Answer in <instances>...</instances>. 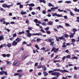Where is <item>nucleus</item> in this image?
<instances>
[{"instance_id": "f3484780", "label": "nucleus", "mask_w": 79, "mask_h": 79, "mask_svg": "<svg viewBox=\"0 0 79 79\" xmlns=\"http://www.w3.org/2000/svg\"><path fill=\"white\" fill-rule=\"evenodd\" d=\"M73 31L74 33L73 34H76V32H77V30L75 28H73Z\"/></svg>"}, {"instance_id": "5701e85b", "label": "nucleus", "mask_w": 79, "mask_h": 79, "mask_svg": "<svg viewBox=\"0 0 79 79\" xmlns=\"http://www.w3.org/2000/svg\"><path fill=\"white\" fill-rule=\"evenodd\" d=\"M7 46L9 48H10V47H11V43H8L7 45Z\"/></svg>"}, {"instance_id": "9d476101", "label": "nucleus", "mask_w": 79, "mask_h": 79, "mask_svg": "<svg viewBox=\"0 0 79 79\" xmlns=\"http://www.w3.org/2000/svg\"><path fill=\"white\" fill-rule=\"evenodd\" d=\"M33 21L35 22V23H39V24H40V22L37 19H35L34 20H33Z\"/></svg>"}, {"instance_id": "13d9d810", "label": "nucleus", "mask_w": 79, "mask_h": 79, "mask_svg": "<svg viewBox=\"0 0 79 79\" xmlns=\"http://www.w3.org/2000/svg\"><path fill=\"white\" fill-rule=\"evenodd\" d=\"M53 62L54 63H56V62H60L59 60H55L53 61Z\"/></svg>"}, {"instance_id": "a878e982", "label": "nucleus", "mask_w": 79, "mask_h": 79, "mask_svg": "<svg viewBox=\"0 0 79 79\" xmlns=\"http://www.w3.org/2000/svg\"><path fill=\"white\" fill-rule=\"evenodd\" d=\"M43 66L42 65H39L37 66V68L38 69H40V68H42L43 67Z\"/></svg>"}, {"instance_id": "6e6552de", "label": "nucleus", "mask_w": 79, "mask_h": 79, "mask_svg": "<svg viewBox=\"0 0 79 79\" xmlns=\"http://www.w3.org/2000/svg\"><path fill=\"white\" fill-rule=\"evenodd\" d=\"M32 35H38V36H43L42 34V33H40L32 34Z\"/></svg>"}, {"instance_id": "3c124183", "label": "nucleus", "mask_w": 79, "mask_h": 79, "mask_svg": "<svg viewBox=\"0 0 79 79\" xmlns=\"http://www.w3.org/2000/svg\"><path fill=\"white\" fill-rule=\"evenodd\" d=\"M77 75L76 74H75L74 75V79H76V78H77Z\"/></svg>"}, {"instance_id": "f03ea898", "label": "nucleus", "mask_w": 79, "mask_h": 79, "mask_svg": "<svg viewBox=\"0 0 79 79\" xmlns=\"http://www.w3.org/2000/svg\"><path fill=\"white\" fill-rule=\"evenodd\" d=\"M54 40V38H50L48 39L45 40V41L47 42H50V45L53 46V44H54V42L52 41H53Z\"/></svg>"}, {"instance_id": "e2e57ef3", "label": "nucleus", "mask_w": 79, "mask_h": 79, "mask_svg": "<svg viewBox=\"0 0 79 79\" xmlns=\"http://www.w3.org/2000/svg\"><path fill=\"white\" fill-rule=\"evenodd\" d=\"M44 60V58L43 57H41V59H40L41 61H43V60Z\"/></svg>"}, {"instance_id": "79ce46f5", "label": "nucleus", "mask_w": 79, "mask_h": 79, "mask_svg": "<svg viewBox=\"0 0 79 79\" xmlns=\"http://www.w3.org/2000/svg\"><path fill=\"white\" fill-rule=\"evenodd\" d=\"M26 58V57L25 56H23L22 57V60H24Z\"/></svg>"}, {"instance_id": "58836bf2", "label": "nucleus", "mask_w": 79, "mask_h": 79, "mask_svg": "<svg viewBox=\"0 0 79 79\" xmlns=\"http://www.w3.org/2000/svg\"><path fill=\"white\" fill-rule=\"evenodd\" d=\"M22 71H23V70L22 69L18 70L17 71V73H20V72H22Z\"/></svg>"}, {"instance_id": "39448f33", "label": "nucleus", "mask_w": 79, "mask_h": 79, "mask_svg": "<svg viewBox=\"0 0 79 79\" xmlns=\"http://www.w3.org/2000/svg\"><path fill=\"white\" fill-rule=\"evenodd\" d=\"M20 64V61L15 60L13 63V66H18Z\"/></svg>"}, {"instance_id": "0e129e2a", "label": "nucleus", "mask_w": 79, "mask_h": 79, "mask_svg": "<svg viewBox=\"0 0 79 79\" xmlns=\"http://www.w3.org/2000/svg\"><path fill=\"white\" fill-rule=\"evenodd\" d=\"M56 65L57 66V67H60V64H59V63H57L56 64Z\"/></svg>"}, {"instance_id": "680f3d73", "label": "nucleus", "mask_w": 79, "mask_h": 79, "mask_svg": "<svg viewBox=\"0 0 79 79\" xmlns=\"http://www.w3.org/2000/svg\"><path fill=\"white\" fill-rule=\"evenodd\" d=\"M7 57H10V54H8L6 55Z\"/></svg>"}, {"instance_id": "1a4fd4ad", "label": "nucleus", "mask_w": 79, "mask_h": 79, "mask_svg": "<svg viewBox=\"0 0 79 79\" xmlns=\"http://www.w3.org/2000/svg\"><path fill=\"white\" fill-rule=\"evenodd\" d=\"M2 7H3V8H10V6L8 5L7 4H2Z\"/></svg>"}, {"instance_id": "c03bdc74", "label": "nucleus", "mask_w": 79, "mask_h": 79, "mask_svg": "<svg viewBox=\"0 0 79 79\" xmlns=\"http://www.w3.org/2000/svg\"><path fill=\"white\" fill-rule=\"evenodd\" d=\"M14 5V4H13V3H12L11 5H8V6H10V7H12V6H13Z\"/></svg>"}, {"instance_id": "a211bd4d", "label": "nucleus", "mask_w": 79, "mask_h": 79, "mask_svg": "<svg viewBox=\"0 0 79 79\" xmlns=\"http://www.w3.org/2000/svg\"><path fill=\"white\" fill-rule=\"evenodd\" d=\"M42 69L43 71H46L47 70V68L45 66L42 67Z\"/></svg>"}, {"instance_id": "09e8293b", "label": "nucleus", "mask_w": 79, "mask_h": 79, "mask_svg": "<svg viewBox=\"0 0 79 79\" xmlns=\"http://www.w3.org/2000/svg\"><path fill=\"white\" fill-rule=\"evenodd\" d=\"M29 23V20H26V23L27 24H28Z\"/></svg>"}, {"instance_id": "a19ab883", "label": "nucleus", "mask_w": 79, "mask_h": 79, "mask_svg": "<svg viewBox=\"0 0 79 79\" xmlns=\"http://www.w3.org/2000/svg\"><path fill=\"white\" fill-rule=\"evenodd\" d=\"M70 11V15L71 16H73L74 15V14L73 13V12L71 11Z\"/></svg>"}, {"instance_id": "b1692460", "label": "nucleus", "mask_w": 79, "mask_h": 79, "mask_svg": "<svg viewBox=\"0 0 79 79\" xmlns=\"http://www.w3.org/2000/svg\"><path fill=\"white\" fill-rule=\"evenodd\" d=\"M48 6H52V7H54V5L51 4V3H49Z\"/></svg>"}, {"instance_id": "ea45409f", "label": "nucleus", "mask_w": 79, "mask_h": 79, "mask_svg": "<svg viewBox=\"0 0 79 79\" xmlns=\"http://www.w3.org/2000/svg\"><path fill=\"white\" fill-rule=\"evenodd\" d=\"M45 48L43 47L41 48V50H43L44 51H45Z\"/></svg>"}, {"instance_id": "5fc2aeb1", "label": "nucleus", "mask_w": 79, "mask_h": 79, "mask_svg": "<svg viewBox=\"0 0 79 79\" xmlns=\"http://www.w3.org/2000/svg\"><path fill=\"white\" fill-rule=\"evenodd\" d=\"M28 30H29V31H31V30H32V27H29L28 28Z\"/></svg>"}, {"instance_id": "774afa93", "label": "nucleus", "mask_w": 79, "mask_h": 79, "mask_svg": "<svg viewBox=\"0 0 79 79\" xmlns=\"http://www.w3.org/2000/svg\"><path fill=\"white\" fill-rule=\"evenodd\" d=\"M66 47V45L65 44H63L62 45V47L64 48V47Z\"/></svg>"}, {"instance_id": "603ef678", "label": "nucleus", "mask_w": 79, "mask_h": 79, "mask_svg": "<svg viewBox=\"0 0 79 79\" xmlns=\"http://www.w3.org/2000/svg\"><path fill=\"white\" fill-rule=\"evenodd\" d=\"M16 33H14L13 34V37H16Z\"/></svg>"}, {"instance_id": "7ed1b4c3", "label": "nucleus", "mask_w": 79, "mask_h": 79, "mask_svg": "<svg viewBox=\"0 0 79 79\" xmlns=\"http://www.w3.org/2000/svg\"><path fill=\"white\" fill-rule=\"evenodd\" d=\"M54 71H60L61 73H64L65 72L66 73H68L69 71L66 70H61L59 68L57 69H54L53 70Z\"/></svg>"}, {"instance_id": "6ab92c4d", "label": "nucleus", "mask_w": 79, "mask_h": 79, "mask_svg": "<svg viewBox=\"0 0 79 79\" xmlns=\"http://www.w3.org/2000/svg\"><path fill=\"white\" fill-rule=\"evenodd\" d=\"M6 63H7L6 64H8L9 65H11V63L10 61H7L6 62Z\"/></svg>"}, {"instance_id": "a18cd8bd", "label": "nucleus", "mask_w": 79, "mask_h": 79, "mask_svg": "<svg viewBox=\"0 0 79 79\" xmlns=\"http://www.w3.org/2000/svg\"><path fill=\"white\" fill-rule=\"evenodd\" d=\"M40 31H41V32H44V33H45V31L42 29H41L40 30Z\"/></svg>"}, {"instance_id": "4d7b16f0", "label": "nucleus", "mask_w": 79, "mask_h": 79, "mask_svg": "<svg viewBox=\"0 0 79 79\" xmlns=\"http://www.w3.org/2000/svg\"><path fill=\"white\" fill-rule=\"evenodd\" d=\"M19 75V73H15V74H14V75L15 76H18Z\"/></svg>"}, {"instance_id": "c9c22d12", "label": "nucleus", "mask_w": 79, "mask_h": 79, "mask_svg": "<svg viewBox=\"0 0 79 79\" xmlns=\"http://www.w3.org/2000/svg\"><path fill=\"white\" fill-rule=\"evenodd\" d=\"M46 32L48 34H50L51 33V32L50 31H47Z\"/></svg>"}, {"instance_id": "49530a36", "label": "nucleus", "mask_w": 79, "mask_h": 79, "mask_svg": "<svg viewBox=\"0 0 79 79\" xmlns=\"http://www.w3.org/2000/svg\"><path fill=\"white\" fill-rule=\"evenodd\" d=\"M55 49H56L55 48H52L51 51V52H53L54 51V50H55Z\"/></svg>"}, {"instance_id": "423d86ee", "label": "nucleus", "mask_w": 79, "mask_h": 79, "mask_svg": "<svg viewBox=\"0 0 79 79\" xmlns=\"http://www.w3.org/2000/svg\"><path fill=\"white\" fill-rule=\"evenodd\" d=\"M26 32L27 33V37H31L32 35V34L30 33V31L29 30H27L26 31Z\"/></svg>"}, {"instance_id": "72a5a7b5", "label": "nucleus", "mask_w": 79, "mask_h": 79, "mask_svg": "<svg viewBox=\"0 0 79 79\" xmlns=\"http://www.w3.org/2000/svg\"><path fill=\"white\" fill-rule=\"evenodd\" d=\"M66 57L68 58V59H69V58H71V56L69 55H68L66 56Z\"/></svg>"}, {"instance_id": "dca6fc26", "label": "nucleus", "mask_w": 79, "mask_h": 79, "mask_svg": "<svg viewBox=\"0 0 79 79\" xmlns=\"http://www.w3.org/2000/svg\"><path fill=\"white\" fill-rule=\"evenodd\" d=\"M59 39L60 40H64L65 39V37H64L63 36H62L61 37H59Z\"/></svg>"}, {"instance_id": "8fccbe9b", "label": "nucleus", "mask_w": 79, "mask_h": 79, "mask_svg": "<svg viewBox=\"0 0 79 79\" xmlns=\"http://www.w3.org/2000/svg\"><path fill=\"white\" fill-rule=\"evenodd\" d=\"M14 37H12L10 38V40L11 41H13V40H14Z\"/></svg>"}, {"instance_id": "c756f323", "label": "nucleus", "mask_w": 79, "mask_h": 79, "mask_svg": "<svg viewBox=\"0 0 79 79\" xmlns=\"http://www.w3.org/2000/svg\"><path fill=\"white\" fill-rule=\"evenodd\" d=\"M48 24H49V25H52L53 24V23L52 21H50L48 22Z\"/></svg>"}, {"instance_id": "20e7f679", "label": "nucleus", "mask_w": 79, "mask_h": 79, "mask_svg": "<svg viewBox=\"0 0 79 79\" xmlns=\"http://www.w3.org/2000/svg\"><path fill=\"white\" fill-rule=\"evenodd\" d=\"M60 74V73L56 72H53L51 73V75L52 76H56V77H58Z\"/></svg>"}, {"instance_id": "e433bc0d", "label": "nucleus", "mask_w": 79, "mask_h": 79, "mask_svg": "<svg viewBox=\"0 0 79 79\" xmlns=\"http://www.w3.org/2000/svg\"><path fill=\"white\" fill-rule=\"evenodd\" d=\"M65 3H71V1H66L65 2Z\"/></svg>"}, {"instance_id": "37998d69", "label": "nucleus", "mask_w": 79, "mask_h": 79, "mask_svg": "<svg viewBox=\"0 0 79 79\" xmlns=\"http://www.w3.org/2000/svg\"><path fill=\"white\" fill-rule=\"evenodd\" d=\"M36 10H40V7L38 6L36 7Z\"/></svg>"}, {"instance_id": "052dcab7", "label": "nucleus", "mask_w": 79, "mask_h": 79, "mask_svg": "<svg viewBox=\"0 0 79 79\" xmlns=\"http://www.w3.org/2000/svg\"><path fill=\"white\" fill-rule=\"evenodd\" d=\"M64 36L65 37H67L68 36H69V35H68L67 34H65L64 35Z\"/></svg>"}, {"instance_id": "4468645a", "label": "nucleus", "mask_w": 79, "mask_h": 79, "mask_svg": "<svg viewBox=\"0 0 79 79\" xmlns=\"http://www.w3.org/2000/svg\"><path fill=\"white\" fill-rule=\"evenodd\" d=\"M71 59L72 60H74V59H76V60H77V59H78V57L74 56H73L71 58Z\"/></svg>"}, {"instance_id": "c85d7f7f", "label": "nucleus", "mask_w": 79, "mask_h": 79, "mask_svg": "<svg viewBox=\"0 0 79 79\" xmlns=\"http://www.w3.org/2000/svg\"><path fill=\"white\" fill-rule=\"evenodd\" d=\"M27 14L26 12H24V11H22L21 12V14L22 15H25V14Z\"/></svg>"}, {"instance_id": "f257e3e1", "label": "nucleus", "mask_w": 79, "mask_h": 79, "mask_svg": "<svg viewBox=\"0 0 79 79\" xmlns=\"http://www.w3.org/2000/svg\"><path fill=\"white\" fill-rule=\"evenodd\" d=\"M22 39L19 37H18L14 41L12 44V46H16L18 45V43H19V42L21 41Z\"/></svg>"}, {"instance_id": "338daca9", "label": "nucleus", "mask_w": 79, "mask_h": 79, "mask_svg": "<svg viewBox=\"0 0 79 79\" xmlns=\"http://www.w3.org/2000/svg\"><path fill=\"white\" fill-rule=\"evenodd\" d=\"M53 71H53L50 70L48 71V73H53Z\"/></svg>"}, {"instance_id": "bf43d9fd", "label": "nucleus", "mask_w": 79, "mask_h": 79, "mask_svg": "<svg viewBox=\"0 0 79 79\" xmlns=\"http://www.w3.org/2000/svg\"><path fill=\"white\" fill-rule=\"evenodd\" d=\"M2 56H3V57H6V54H2Z\"/></svg>"}, {"instance_id": "9b49d317", "label": "nucleus", "mask_w": 79, "mask_h": 79, "mask_svg": "<svg viewBox=\"0 0 79 79\" xmlns=\"http://www.w3.org/2000/svg\"><path fill=\"white\" fill-rule=\"evenodd\" d=\"M40 24H42V25L43 26H47V23H46V22H43L42 23V22H40Z\"/></svg>"}, {"instance_id": "f704fd0d", "label": "nucleus", "mask_w": 79, "mask_h": 79, "mask_svg": "<svg viewBox=\"0 0 79 79\" xmlns=\"http://www.w3.org/2000/svg\"><path fill=\"white\" fill-rule=\"evenodd\" d=\"M56 40H57V42H59L60 41V40H59V38H58V37L57 36H56Z\"/></svg>"}, {"instance_id": "69168bd1", "label": "nucleus", "mask_w": 79, "mask_h": 79, "mask_svg": "<svg viewBox=\"0 0 79 79\" xmlns=\"http://www.w3.org/2000/svg\"><path fill=\"white\" fill-rule=\"evenodd\" d=\"M42 13L43 14H46V12L45 10H43Z\"/></svg>"}, {"instance_id": "6e6d98bb", "label": "nucleus", "mask_w": 79, "mask_h": 79, "mask_svg": "<svg viewBox=\"0 0 79 79\" xmlns=\"http://www.w3.org/2000/svg\"><path fill=\"white\" fill-rule=\"evenodd\" d=\"M38 65V63H35V67H36V66H37V65Z\"/></svg>"}, {"instance_id": "4be33fe9", "label": "nucleus", "mask_w": 79, "mask_h": 79, "mask_svg": "<svg viewBox=\"0 0 79 79\" xmlns=\"http://www.w3.org/2000/svg\"><path fill=\"white\" fill-rule=\"evenodd\" d=\"M41 40H42V39H40V38H38L36 40V41L37 42H40Z\"/></svg>"}, {"instance_id": "393cba45", "label": "nucleus", "mask_w": 79, "mask_h": 79, "mask_svg": "<svg viewBox=\"0 0 79 79\" xmlns=\"http://www.w3.org/2000/svg\"><path fill=\"white\" fill-rule=\"evenodd\" d=\"M35 47L37 50H39V47L38 45H37V44H36L35 46Z\"/></svg>"}, {"instance_id": "864d4df0", "label": "nucleus", "mask_w": 79, "mask_h": 79, "mask_svg": "<svg viewBox=\"0 0 79 79\" xmlns=\"http://www.w3.org/2000/svg\"><path fill=\"white\" fill-rule=\"evenodd\" d=\"M5 73V74L6 75V76H7L8 75L6 72L5 71H4L3 73Z\"/></svg>"}, {"instance_id": "ddd939ff", "label": "nucleus", "mask_w": 79, "mask_h": 79, "mask_svg": "<svg viewBox=\"0 0 79 79\" xmlns=\"http://www.w3.org/2000/svg\"><path fill=\"white\" fill-rule=\"evenodd\" d=\"M40 3H46V1L45 0H39Z\"/></svg>"}, {"instance_id": "412c9836", "label": "nucleus", "mask_w": 79, "mask_h": 79, "mask_svg": "<svg viewBox=\"0 0 79 79\" xmlns=\"http://www.w3.org/2000/svg\"><path fill=\"white\" fill-rule=\"evenodd\" d=\"M4 39V38L2 36H0V41L1 40H3Z\"/></svg>"}, {"instance_id": "cd10ccee", "label": "nucleus", "mask_w": 79, "mask_h": 79, "mask_svg": "<svg viewBox=\"0 0 79 79\" xmlns=\"http://www.w3.org/2000/svg\"><path fill=\"white\" fill-rule=\"evenodd\" d=\"M58 50H59V49L58 48H56V49H55V50L54 51V52L56 53V52H58Z\"/></svg>"}, {"instance_id": "aec40b11", "label": "nucleus", "mask_w": 79, "mask_h": 79, "mask_svg": "<svg viewBox=\"0 0 79 79\" xmlns=\"http://www.w3.org/2000/svg\"><path fill=\"white\" fill-rule=\"evenodd\" d=\"M29 6H35V5L33 3H31L30 4H28Z\"/></svg>"}, {"instance_id": "f8f14e48", "label": "nucleus", "mask_w": 79, "mask_h": 79, "mask_svg": "<svg viewBox=\"0 0 79 79\" xmlns=\"http://www.w3.org/2000/svg\"><path fill=\"white\" fill-rule=\"evenodd\" d=\"M75 35V34H74V33H70V35H69V37H70V38H72L74 37V35Z\"/></svg>"}, {"instance_id": "473e14b6", "label": "nucleus", "mask_w": 79, "mask_h": 79, "mask_svg": "<svg viewBox=\"0 0 79 79\" xmlns=\"http://www.w3.org/2000/svg\"><path fill=\"white\" fill-rule=\"evenodd\" d=\"M4 30H6V31H7V32H10V30L8 28H4Z\"/></svg>"}, {"instance_id": "4c0bfd02", "label": "nucleus", "mask_w": 79, "mask_h": 79, "mask_svg": "<svg viewBox=\"0 0 79 79\" xmlns=\"http://www.w3.org/2000/svg\"><path fill=\"white\" fill-rule=\"evenodd\" d=\"M50 29V28L49 27H48L46 28H45L44 29H45L46 31H48V29Z\"/></svg>"}, {"instance_id": "de8ad7c7", "label": "nucleus", "mask_w": 79, "mask_h": 79, "mask_svg": "<svg viewBox=\"0 0 79 79\" xmlns=\"http://www.w3.org/2000/svg\"><path fill=\"white\" fill-rule=\"evenodd\" d=\"M76 41V40L74 39H72V42H75Z\"/></svg>"}, {"instance_id": "2f4dec72", "label": "nucleus", "mask_w": 79, "mask_h": 79, "mask_svg": "<svg viewBox=\"0 0 79 79\" xmlns=\"http://www.w3.org/2000/svg\"><path fill=\"white\" fill-rule=\"evenodd\" d=\"M3 73L4 71L0 72V75H2V76H3Z\"/></svg>"}, {"instance_id": "0eeeda50", "label": "nucleus", "mask_w": 79, "mask_h": 79, "mask_svg": "<svg viewBox=\"0 0 79 79\" xmlns=\"http://www.w3.org/2000/svg\"><path fill=\"white\" fill-rule=\"evenodd\" d=\"M52 16H56L57 17H63V16L62 15H59V14H57L56 13H55L54 14H52Z\"/></svg>"}, {"instance_id": "7c9ffc66", "label": "nucleus", "mask_w": 79, "mask_h": 79, "mask_svg": "<svg viewBox=\"0 0 79 79\" xmlns=\"http://www.w3.org/2000/svg\"><path fill=\"white\" fill-rule=\"evenodd\" d=\"M22 34H24V32L22 31V32H20L18 33V34H19V35H21Z\"/></svg>"}, {"instance_id": "bb28decb", "label": "nucleus", "mask_w": 79, "mask_h": 79, "mask_svg": "<svg viewBox=\"0 0 79 79\" xmlns=\"http://www.w3.org/2000/svg\"><path fill=\"white\" fill-rule=\"evenodd\" d=\"M5 19L3 18L2 19L0 20V22H3V21H5Z\"/></svg>"}, {"instance_id": "2eb2a0df", "label": "nucleus", "mask_w": 79, "mask_h": 79, "mask_svg": "<svg viewBox=\"0 0 79 79\" xmlns=\"http://www.w3.org/2000/svg\"><path fill=\"white\" fill-rule=\"evenodd\" d=\"M43 74L45 76H48V73H47V72H44L43 73Z\"/></svg>"}]
</instances>
